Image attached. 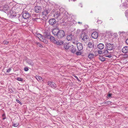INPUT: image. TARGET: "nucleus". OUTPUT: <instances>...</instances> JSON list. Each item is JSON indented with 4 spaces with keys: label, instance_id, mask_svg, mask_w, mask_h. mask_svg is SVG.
Masks as SVG:
<instances>
[{
    "label": "nucleus",
    "instance_id": "5701e85b",
    "mask_svg": "<svg viewBox=\"0 0 128 128\" xmlns=\"http://www.w3.org/2000/svg\"><path fill=\"white\" fill-rule=\"evenodd\" d=\"M9 6L7 5H5L3 7V9L4 10H8L9 9Z\"/></svg>",
    "mask_w": 128,
    "mask_h": 128
},
{
    "label": "nucleus",
    "instance_id": "f8f14e48",
    "mask_svg": "<svg viewBox=\"0 0 128 128\" xmlns=\"http://www.w3.org/2000/svg\"><path fill=\"white\" fill-rule=\"evenodd\" d=\"M34 11L38 13L40 12L42 9L41 6H36L34 7Z\"/></svg>",
    "mask_w": 128,
    "mask_h": 128
},
{
    "label": "nucleus",
    "instance_id": "aec40b11",
    "mask_svg": "<svg viewBox=\"0 0 128 128\" xmlns=\"http://www.w3.org/2000/svg\"><path fill=\"white\" fill-rule=\"evenodd\" d=\"M104 45L102 43H100L98 46V48L102 50L104 48Z\"/></svg>",
    "mask_w": 128,
    "mask_h": 128
},
{
    "label": "nucleus",
    "instance_id": "423d86ee",
    "mask_svg": "<svg viewBox=\"0 0 128 128\" xmlns=\"http://www.w3.org/2000/svg\"><path fill=\"white\" fill-rule=\"evenodd\" d=\"M24 20H25L22 16H20L18 18L15 19V22L18 24L20 22H24Z\"/></svg>",
    "mask_w": 128,
    "mask_h": 128
},
{
    "label": "nucleus",
    "instance_id": "c03bdc74",
    "mask_svg": "<svg viewBox=\"0 0 128 128\" xmlns=\"http://www.w3.org/2000/svg\"><path fill=\"white\" fill-rule=\"evenodd\" d=\"M108 96L109 97H110L112 96L111 94H108Z\"/></svg>",
    "mask_w": 128,
    "mask_h": 128
},
{
    "label": "nucleus",
    "instance_id": "cd10ccee",
    "mask_svg": "<svg viewBox=\"0 0 128 128\" xmlns=\"http://www.w3.org/2000/svg\"><path fill=\"white\" fill-rule=\"evenodd\" d=\"M36 78L38 80V81L40 80L41 81L42 80V78L40 76H36Z\"/></svg>",
    "mask_w": 128,
    "mask_h": 128
},
{
    "label": "nucleus",
    "instance_id": "c85d7f7f",
    "mask_svg": "<svg viewBox=\"0 0 128 128\" xmlns=\"http://www.w3.org/2000/svg\"><path fill=\"white\" fill-rule=\"evenodd\" d=\"M88 46L90 48H92V43L91 42H89L88 44Z\"/></svg>",
    "mask_w": 128,
    "mask_h": 128
},
{
    "label": "nucleus",
    "instance_id": "4c0bfd02",
    "mask_svg": "<svg viewBox=\"0 0 128 128\" xmlns=\"http://www.w3.org/2000/svg\"><path fill=\"white\" fill-rule=\"evenodd\" d=\"M5 115L4 114H3L2 115V116L3 117V120H4L6 118L5 117Z\"/></svg>",
    "mask_w": 128,
    "mask_h": 128
},
{
    "label": "nucleus",
    "instance_id": "9b49d317",
    "mask_svg": "<svg viewBox=\"0 0 128 128\" xmlns=\"http://www.w3.org/2000/svg\"><path fill=\"white\" fill-rule=\"evenodd\" d=\"M56 22L54 18H52L49 20L48 22L52 26L56 23Z\"/></svg>",
    "mask_w": 128,
    "mask_h": 128
},
{
    "label": "nucleus",
    "instance_id": "dca6fc26",
    "mask_svg": "<svg viewBox=\"0 0 128 128\" xmlns=\"http://www.w3.org/2000/svg\"><path fill=\"white\" fill-rule=\"evenodd\" d=\"M48 84L52 88H56V84L54 83L50 82H48Z\"/></svg>",
    "mask_w": 128,
    "mask_h": 128
},
{
    "label": "nucleus",
    "instance_id": "8fccbe9b",
    "mask_svg": "<svg viewBox=\"0 0 128 128\" xmlns=\"http://www.w3.org/2000/svg\"><path fill=\"white\" fill-rule=\"evenodd\" d=\"M0 128H2L1 127H0Z\"/></svg>",
    "mask_w": 128,
    "mask_h": 128
},
{
    "label": "nucleus",
    "instance_id": "a211bd4d",
    "mask_svg": "<svg viewBox=\"0 0 128 128\" xmlns=\"http://www.w3.org/2000/svg\"><path fill=\"white\" fill-rule=\"evenodd\" d=\"M73 36L72 34L68 35L66 37L67 40L68 41H70L73 39Z\"/></svg>",
    "mask_w": 128,
    "mask_h": 128
},
{
    "label": "nucleus",
    "instance_id": "2f4dec72",
    "mask_svg": "<svg viewBox=\"0 0 128 128\" xmlns=\"http://www.w3.org/2000/svg\"><path fill=\"white\" fill-rule=\"evenodd\" d=\"M76 54L77 55H80L81 54V53L80 52H78L76 53Z\"/></svg>",
    "mask_w": 128,
    "mask_h": 128
},
{
    "label": "nucleus",
    "instance_id": "37998d69",
    "mask_svg": "<svg viewBox=\"0 0 128 128\" xmlns=\"http://www.w3.org/2000/svg\"><path fill=\"white\" fill-rule=\"evenodd\" d=\"M126 42L127 44H128V38L126 40Z\"/></svg>",
    "mask_w": 128,
    "mask_h": 128
},
{
    "label": "nucleus",
    "instance_id": "e433bc0d",
    "mask_svg": "<svg viewBox=\"0 0 128 128\" xmlns=\"http://www.w3.org/2000/svg\"><path fill=\"white\" fill-rule=\"evenodd\" d=\"M24 70L26 71H27L28 70V68L26 67L24 68Z\"/></svg>",
    "mask_w": 128,
    "mask_h": 128
},
{
    "label": "nucleus",
    "instance_id": "412c9836",
    "mask_svg": "<svg viewBox=\"0 0 128 128\" xmlns=\"http://www.w3.org/2000/svg\"><path fill=\"white\" fill-rule=\"evenodd\" d=\"M71 46L68 43L64 46V47L65 49L68 50L70 48V47H71Z\"/></svg>",
    "mask_w": 128,
    "mask_h": 128
},
{
    "label": "nucleus",
    "instance_id": "7ed1b4c3",
    "mask_svg": "<svg viewBox=\"0 0 128 128\" xmlns=\"http://www.w3.org/2000/svg\"><path fill=\"white\" fill-rule=\"evenodd\" d=\"M49 38L52 42L57 46H61L64 44V41L62 40H57L55 38L52 36H50Z\"/></svg>",
    "mask_w": 128,
    "mask_h": 128
},
{
    "label": "nucleus",
    "instance_id": "c9c22d12",
    "mask_svg": "<svg viewBox=\"0 0 128 128\" xmlns=\"http://www.w3.org/2000/svg\"><path fill=\"white\" fill-rule=\"evenodd\" d=\"M11 70V68H10L9 69H8L6 71V72H9Z\"/></svg>",
    "mask_w": 128,
    "mask_h": 128
},
{
    "label": "nucleus",
    "instance_id": "72a5a7b5",
    "mask_svg": "<svg viewBox=\"0 0 128 128\" xmlns=\"http://www.w3.org/2000/svg\"><path fill=\"white\" fill-rule=\"evenodd\" d=\"M17 80L18 81H22L23 80V79L22 78H17Z\"/></svg>",
    "mask_w": 128,
    "mask_h": 128
},
{
    "label": "nucleus",
    "instance_id": "473e14b6",
    "mask_svg": "<svg viewBox=\"0 0 128 128\" xmlns=\"http://www.w3.org/2000/svg\"><path fill=\"white\" fill-rule=\"evenodd\" d=\"M8 42L4 40L3 42V44H8Z\"/></svg>",
    "mask_w": 128,
    "mask_h": 128
},
{
    "label": "nucleus",
    "instance_id": "20e7f679",
    "mask_svg": "<svg viewBox=\"0 0 128 128\" xmlns=\"http://www.w3.org/2000/svg\"><path fill=\"white\" fill-rule=\"evenodd\" d=\"M81 37L82 42L84 43H87L89 40V37L86 34H82L81 36Z\"/></svg>",
    "mask_w": 128,
    "mask_h": 128
},
{
    "label": "nucleus",
    "instance_id": "ea45409f",
    "mask_svg": "<svg viewBox=\"0 0 128 128\" xmlns=\"http://www.w3.org/2000/svg\"><path fill=\"white\" fill-rule=\"evenodd\" d=\"M97 22L99 24L101 23L102 22V21L101 20H99L97 21Z\"/></svg>",
    "mask_w": 128,
    "mask_h": 128
},
{
    "label": "nucleus",
    "instance_id": "b1692460",
    "mask_svg": "<svg viewBox=\"0 0 128 128\" xmlns=\"http://www.w3.org/2000/svg\"><path fill=\"white\" fill-rule=\"evenodd\" d=\"M94 54L92 53H90L89 54L88 57L90 59H92L94 57Z\"/></svg>",
    "mask_w": 128,
    "mask_h": 128
},
{
    "label": "nucleus",
    "instance_id": "ddd939ff",
    "mask_svg": "<svg viewBox=\"0 0 128 128\" xmlns=\"http://www.w3.org/2000/svg\"><path fill=\"white\" fill-rule=\"evenodd\" d=\"M76 45L78 49L79 50H81L82 49L83 47L82 43L79 42L78 43H77Z\"/></svg>",
    "mask_w": 128,
    "mask_h": 128
},
{
    "label": "nucleus",
    "instance_id": "4468645a",
    "mask_svg": "<svg viewBox=\"0 0 128 128\" xmlns=\"http://www.w3.org/2000/svg\"><path fill=\"white\" fill-rule=\"evenodd\" d=\"M98 33L96 32H94L92 34V37L94 39H96L98 37Z\"/></svg>",
    "mask_w": 128,
    "mask_h": 128
},
{
    "label": "nucleus",
    "instance_id": "7c9ffc66",
    "mask_svg": "<svg viewBox=\"0 0 128 128\" xmlns=\"http://www.w3.org/2000/svg\"><path fill=\"white\" fill-rule=\"evenodd\" d=\"M13 11H12V10H11V11L10 12V14L11 15V16H16L15 15H14V14H12V13L13 12Z\"/></svg>",
    "mask_w": 128,
    "mask_h": 128
},
{
    "label": "nucleus",
    "instance_id": "6ab92c4d",
    "mask_svg": "<svg viewBox=\"0 0 128 128\" xmlns=\"http://www.w3.org/2000/svg\"><path fill=\"white\" fill-rule=\"evenodd\" d=\"M60 15V11H58L55 12L54 16L57 19Z\"/></svg>",
    "mask_w": 128,
    "mask_h": 128
},
{
    "label": "nucleus",
    "instance_id": "49530a36",
    "mask_svg": "<svg viewBox=\"0 0 128 128\" xmlns=\"http://www.w3.org/2000/svg\"><path fill=\"white\" fill-rule=\"evenodd\" d=\"M38 18H34V20H36L38 19Z\"/></svg>",
    "mask_w": 128,
    "mask_h": 128
},
{
    "label": "nucleus",
    "instance_id": "09e8293b",
    "mask_svg": "<svg viewBox=\"0 0 128 128\" xmlns=\"http://www.w3.org/2000/svg\"><path fill=\"white\" fill-rule=\"evenodd\" d=\"M97 54V53H96V54H95V55L96 56H97V55H98V54Z\"/></svg>",
    "mask_w": 128,
    "mask_h": 128
},
{
    "label": "nucleus",
    "instance_id": "9d476101",
    "mask_svg": "<svg viewBox=\"0 0 128 128\" xmlns=\"http://www.w3.org/2000/svg\"><path fill=\"white\" fill-rule=\"evenodd\" d=\"M50 36V32L46 30L45 31V32L44 33L43 36L45 38H48Z\"/></svg>",
    "mask_w": 128,
    "mask_h": 128
},
{
    "label": "nucleus",
    "instance_id": "f03ea898",
    "mask_svg": "<svg viewBox=\"0 0 128 128\" xmlns=\"http://www.w3.org/2000/svg\"><path fill=\"white\" fill-rule=\"evenodd\" d=\"M105 48L107 50H113L116 48L114 44L110 43L109 41L107 39L105 40Z\"/></svg>",
    "mask_w": 128,
    "mask_h": 128
},
{
    "label": "nucleus",
    "instance_id": "4be33fe9",
    "mask_svg": "<svg viewBox=\"0 0 128 128\" xmlns=\"http://www.w3.org/2000/svg\"><path fill=\"white\" fill-rule=\"evenodd\" d=\"M27 62L29 65L31 66H32L34 65V63L32 62V61L30 60H28L27 61Z\"/></svg>",
    "mask_w": 128,
    "mask_h": 128
},
{
    "label": "nucleus",
    "instance_id": "2eb2a0df",
    "mask_svg": "<svg viewBox=\"0 0 128 128\" xmlns=\"http://www.w3.org/2000/svg\"><path fill=\"white\" fill-rule=\"evenodd\" d=\"M122 52L124 53H128V46H125L122 49Z\"/></svg>",
    "mask_w": 128,
    "mask_h": 128
},
{
    "label": "nucleus",
    "instance_id": "a19ab883",
    "mask_svg": "<svg viewBox=\"0 0 128 128\" xmlns=\"http://www.w3.org/2000/svg\"><path fill=\"white\" fill-rule=\"evenodd\" d=\"M78 23L80 25H81L82 24V22H78Z\"/></svg>",
    "mask_w": 128,
    "mask_h": 128
},
{
    "label": "nucleus",
    "instance_id": "58836bf2",
    "mask_svg": "<svg viewBox=\"0 0 128 128\" xmlns=\"http://www.w3.org/2000/svg\"><path fill=\"white\" fill-rule=\"evenodd\" d=\"M38 46L40 47H42V45L39 43V44H38Z\"/></svg>",
    "mask_w": 128,
    "mask_h": 128
},
{
    "label": "nucleus",
    "instance_id": "1a4fd4ad",
    "mask_svg": "<svg viewBox=\"0 0 128 128\" xmlns=\"http://www.w3.org/2000/svg\"><path fill=\"white\" fill-rule=\"evenodd\" d=\"M51 10L50 8H48L44 10L42 12L43 15L46 16L50 12Z\"/></svg>",
    "mask_w": 128,
    "mask_h": 128
},
{
    "label": "nucleus",
    "instance_id": "f3484780",
    "mask_svg": "<svg viewBox=\"0 0 128 128\" xmlns=\"http://www.w3.org/2000/svg\"><path fill=\"white\" fill-rule=\"evenodd\" d=\"M71 46V47L70 48V51L73 53H75L76 50L75 47L73 45H72Z\"/></svg>",
    "mask_w": 128,
    "mask_h": 128
},
{
    "label": "nucleus",
    "instance_id": "f704fd0d",
    "mask_svg": "<svg viewBox=\"0 0 128 128\" xmlns=\"http://www.w3.org/2000/svg\"><path fill=\"white\" fill-rule=\"evenodd\" d=\"M16 102H18L19 103L20 105L22 104V103L21 102H20V101L16 99Z\"/></svg>",
    "mask_w": 128,
    "mask_h": 128
},
{
    "label": "nucleus",
    "instance_id": "0eeeda50",
    "mask_svg": "<svg viewBox=\"0 0 128 128\" xmlns=\"http://www.w3.org/2000/svg\"><path fill=\"white\" fill-rule=\"evenodd\" d=\"M108 50L106 49V50H104L103 53L104 54V56L105 55V57L110 58L112 57L111 52H110Z\"/></svg>",
    "mask_w": 128,
    "mask_h": 128
},
{
    "label": "nucleus",
    "instance_id": "393cba45",
    "mask_svg": "<svg viewBox=\"0 0 128 128\" xmlns=\"http://www.w3.org/2000/svg\"><path fill=\"white\" fill-rule=\"evenodd\" d=\"M99 58L101 61L103 62L105 60V58L104 57H103V56H100Z\"/></svg>",
    "mask_w": 128,
    "mask_h": 128
},
{
    "label": "nucleus",
    "instance_id": "de8ad7c7",
    "mask_svg": "<svg viewBox=\"0 0 128 128\" xmlns=\"http://www.w3.org/2000/svg\"><path fill=\"white\" fill-rule=\"evenodd\" d=\"M39 42H36V44H37V45H38V44H39Z\"/></svg>",
    "mask_w": 128,
    "mask_h": 128
},
{
    "label": "nucleus",
    "instance_id": "79ce46f5",
    "mask_svg": "<svg viewBox=\"0 0 128 128\" xmlns=\"http://www.w3.org/2000/svg\"><path fill=\"white\" fill-rule=\"evenodd\" d=\"M74 77H75V78L76 79H77L78 80H79V79H78V77L77 76H74Z\"/></svg>",
    "mask_w": 128,
    "mask_h": 128
},
{
    "label": "nucleus",
    "instance_id": "c756f323",
    "mask_svg": "<svg viewBox=\"0 0 128 128\" xmlns=\"http://www.w3.org/2000/svg\"><path fill=\"white\" fill-rule=\"evenodd\" d=\"M102 53V51L100 50H98V52H96V54L97 53L99 54H101Z\"/></svg>",
    "mask_w": 128,
    "mask_h": 128
},
{
    "label": "nucleus",
    "instance_id": "39448f33",
    "mask_svg": "<svg viewBox=\"0 0 128 128\" xmlns=\"http://www.w3.org/2000/svg\"><path fill=\"white\" fill-rule=\"evenodd\" d=\"M36 37L38 38L42 42H43L45 44H47L48 42V41L44 39V38L42 35L39 34H36Z\"/></svg>",
    "mask_w": 128,
    "mask_h": 128
},
{
    "label": "nucleus",
    "instance_id": "f257e3e1",
    "mask_svg": "<svg viewBox=\"0 0 128 128\" xmlns=\"http://www.w3.org/2000/svg\"><path fill=\"white\" fill-rule=\"evenodd\" d=\"M53 34L59 39L62 38L65 36V32L62 30H59L57 28H55L52 31Z\"/></svg>",
    "mask_w": 128,
    "mask_h": 128
},
{
    "label": "nucleus",
    "instance_id": "a18cd8bd",
    "mask_svg": "<svg viewBox=\"0 0 128 128\" xmlns=\"http://www.w3.org/2000/svg\"><path fill=\"white\" fill-rule=\"evenodd\" d=\"M128 11H126L125 12V14H128Z\"/></svg>",
    "mask_w": 128,
    "mask_h": 128
},
{
    "label": "nucleus",
    "instance_id": "a878e982",
    "mask_svg": "<svg viewBox=\"0 0 128 128\" xmlns=\"http://www.w3.org/2000/svg\"><path fill=\"white\" fill-rule=\"evenodd\" d=\"M18 125V123L17 122H14L13 124V126L14 127H17Z\"/></svg>",
    "mask_w": 128,
    "mask_h": 128
},
{
    "label": "nucleus",
    "instance_id": "bb28decb",
    "mask_svg": "<svg viewBox=\"0 0 128 128\" xmlns=\"http://www.w3.org/2000/svg\"><path fill=\"white\" fill-rule=\"evenodd\" d=\"M104 103L106 105H108L110 104L111 102L110 101H106L104 102Z\"/></svg>",
    "mask_w": 128,
    "mask_h": 128
},
{
    "label": "nucleus",
    "instance_id": "6e6552de",
    "mask_svg": "<svg viewBox=\"0 0 128 128\" xmlns=\"http://www.w3.org/2000/svg\"><path fill=\"white\" fill-rule=\"evenodd\" d=\"M22 14V17L25 20L29 18L31 16V14L27 12H23Z\"/></svg>",
    "mask_w": 128,
    "mask_h": 128
}]
</instances>
